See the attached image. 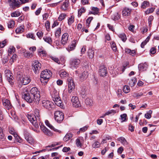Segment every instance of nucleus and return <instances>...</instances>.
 <instances>
[{"label": "nucleus", "mask_w": 159, "mask_h": 159, "mask_svg": "<svg viewBox=\"0 0 159 159\" xmlns=\"http://www.w3.org/2000/svg\"><path fill=\"white\" fill-rule=\"evenodd\" d=\"M93 19V17H89L86 20V25L87 27H89L91 21Z\"/></svg>", "instance_id": "72a5a7b5"}, {"label": "nucleus", "mask_w": 159, "mask_h": 159, "mask_svg": "<svg viewBox=\"0 0 159 159\" xmlns=\"http://www.w3.org/2000/svg\"><path fill=\"white\" fill-rule=\"evenodd\" d=\"M43 39L45 42L49 44H51L52 43V39L50 37L45 36L43 38Z\"/></svg>", "instance_id": "bb28decb"}, {"label": "nucleus", "mask_w": 159, "mask_h": 159, "mask_svg": "<svg viewBox=\"0 0 159 159\" xmlns=\"http://www.w3.org/2000/svg\"><path fill=\"white\" fill-rule=\"evenodd\" d=\"M76 143L78 147H81L82 146V144L80 143V140L79 139H76Z\"/></svg>", "instance_id": "69168bd1"}, {"label": "nucleus", "mask_w": 159, "mask_h": 159, "mask_svg": "<svg viewBox=\"0 0 159 159\" xmlns=\"http://www.w3.org/2000/svg\"><path fill=\"white\" fill-rule=\"evenodd\" d=\"M23 98L29 103H31L33 102L36 104L39 103L37 102L36 98L29 93H24L23 95Z\"/></svg>", "instance_id": "f03ea898"}, {"label": "nucleus", "mask_w": 159, "mask_h": 159, "mask_svg": "<svg viewBox=\"0 0 159 159\" xmlns=\"http://www.w3.org/2000/svg\"><path fill=\"white\" fill-rule=\"evenodd\" d=\"M4 73L5 77L6 78L8 76V75L11 74V73L9 70L6 69L5 70Z\"/></svg>", "instance_id": "e2e57ef3"}, {"label": "nucleus", "mask_w": 159, "mask_h": 159, "mask_svg": "<svg viewBox=\"0 0 159 159\" xmlns=\"http://www.w3.org/2000/svg\"><path fill=\"white\" fill-rule=\"evenodd\" d=\"M156 49L154 47H152L151 48L150 51V52L151 54H154L156 52Z\"/></svg>", "instance_id": "052dcab7"}, {"label": "nucleus", "mask_w": 159, "mask_h": 159, "mask_svg": "<svg viewBox=\"0 0 159 159\" xmlns=\"http://www.w3.org/2000/svg\"><path fill=\"white\" fill-rule=\"evenodd\" d=\"M21 14L19 11H15L11 13V16L12 17H18L20 16Z\"/></svg>", "instance_id": "e433bc0d"}, {"label": "nucleus", "mask_w": 159, "mask_h": 159, "mask_svg": "<svg viewBox=\"0 0 159 159\" xmlns=\"http://www.w3.org/2000/svg\"><path fill=\"white\" fill-rule=\"evenodd\" d=\"M71 101L73 107H78L81 106L78 98L76 96L73 97Z\"/></svg>", "instance_id": "f8f14e48"}, {"label": "nucleus", "mask_w": 159, "mask_h": 159, "mask_svg": "<svg viewBox=\"0 0 159 159\" xmlns=\"http://www.w3.org/2000/svg\"><path fill=\"white\" fill-rule=\"evenodd\" d=\"M61 33V28H58L56 31L55 33V35L56 37H59Z\"/></svg>", "instance_id": "f704fd0d"}, {"label": "nucleus", "mask_w": 159, "mask_h": 159, "mask_svg": "<svg viewBox=\"0 0 159 159\" xmlns=\"http://www.w3.org/2000/svg\"><path fill=\"white\" fill-rule=\"evenodd\" d=\"M25 56L28 58H30L32 57L33 56V54L32 53H30L29 52H27L24 53Z\"/></svg>", "instance_id": "4c0bfd02"}, {"label": "nucleus", "mask_w": 159, "mask_h": 159, "mask_svg": "<svg viewBox=\"0 0 159 159\" xmlns=\"http://www.w3.org/2000/svg\"><path fill=\"white\" fill-rule=\"evenodd\" d=\"M121 120H122L121 122H125L126 121L127 115L126 114H123L120 115Z\"/></svg>", "instance_id": "c03bdc74"}, {"label": "nucleus", "mask_w": 159, "mask_h": 159, "mask_svg": "<svg viewBox=\"0 0 159 159\" xmlns=\"http://www.w3.org/2000/svg\"><path fill=\"white\" fill-rule=\"evenodd\" d=\"M136 82V79L135 77L130 80L129 81V85L131 87L133 86Z\"/></svg>", "instance_id": "c756f323"}, {"label": "nucleus", "mask_w": 159, "mask_h": 159, "mask_svg": "<svg viewBox=\"0 0 159 159\" xmlns=\"http://www.w3.org/2000/svg\"><path fill=\"white\" fill-rule=\"evenodd\" d=\"M154 8L153 7L148 9L145 12L147 14L152 12L154 11Z\"/></svg>", "instance_id": "338daca9"}, {"label": "nucleus", "mask_w": 159, "mask_h": 159, "mask_svg": "<svg viewBox=\"0 0 159 159\" xmlns=\"http://www.w3.org/2000/svg\"><path fill=\"white\" fill-rule=\"evenodd\" d=\"M68 7V3H67V2H64L61 7V8L62 10L65 11L67 10Z\"/></svg>", "instance_id": "a18cd8bd"}, {"label": "nucleus", "mask_w": 159, "mask_h": 159, "mask_svg": "<svg viewBox=\"0 0 159 159\" xmlns=\"http://www.w3.org/2000/svg\"><path fill=\"white\" fill-rule=\"evenodd\" d=\"M120 17V15H119L118 13H116L111 16V19L114 20H118Z\"/></svg>", "instance_id": "393cba45"}, {"label": "nucleus", "mask_w": 159, "mask_h": 159, "mask_svg": "<svg viewBox=\"0 0 159 159\" xmlns=\"http://www.w3.org/2000/svg\"><path fill=\"white\" fill-rule=\"evenodd\" d=\"M69 35L67 33L64 34L62 36L61 43L63 45L65 44L68 40Z\"/></svg>", "instance_id": "dca6fc26"}, {"label": "nucleus", "mask_w": 159, "mask_h": 159, "mask_svg": "<svg viewBox=\"0 0 159 159\" xmlns=\"http://www.w3.org/2000/svg\"><path fill=\"white\" fill-rule=\"evenodd\" d=\"M16 139L17 140V141L19 143H21L22 142V140L20 138L19 136L16 134L14 136Z\"/></svg>", "instance_id": "4d7b16f0"}, {"label": "nucleus", "mask_w": 159, "mask_h": 159, "mask_svg": "<svg viewBox=\"0 0 159 159\" xmlns=\"http://www.w3.org/2000/svg\"><path fill=\"white\" fill-rule=\"evenodd\" d=\"M24 134L25 139L29 143L32 144L34 143L35 141L34 139L28 131L26 130H24Z\"/></svg>", "instance_id": "423d86ee"}, {"label": "nucleus", "mask_w": 159, "mask_h": 159, "mask_svg": "<svg viewBox=\"0 0 159 159\" xmlns=\"http://www.w3.org/2000/svg\"><path fill=\"white\" fill-rule=\"evenodd\" d=\"M69 74L64 71H61L60 73V75L61 77L64 78L68 76Z\"/></svg>", "instance_id": "473e14b6"}, {"label": "nucleus", "mask_w": 159, "mask_h": 159, "mask_svg": "<svg viewBox=\"0 0 159 159\" xmlns=\"http://www.w3.org/2000/svg\"><path fill=\"white\" fill-rule=\"evenodd\" d=\"M30 93L36 98L37 102H39L40 101V92L38 89L35 87H33L30 90Z\"/></svg>", "instance_id": "39448f33"}, {"label": "nucleus", "mask_w": 159, "mask_h": 159, "mask_svg": "<svg viewBox=\"0 0 159 159\" xmlns=\"http://www.w3.org/2000/svg\"><path fill=\"white\" fill-rule=\"evenodd\" d=\"M111 48L112 49V50L114 51L115 52H116L117 51V48L116 45V44L114 43H113L111 45Z\"/></svg>", "instance_id": "6e6d98bb"}, {"label": "nucleus", "mask_w": 159, "mask_h": 159, "mask_svg": "<svg viewBox=\"0 0 159 159\" xmlns=\"http://www.w3.org/2000/svg\"><path fill=\"white\" fill-rule=\"evenodd\" d=\"M68 92L69 93H71L72 91L75 88V84L73 81V79L71 77H69L67 79Z\"/></svg>", "instance_id": "6e6552de"}, {"label": "nucleus", "mask_w": 159, "mask_h": 159, "mask_svg": "<svg viewBox=\"0 0 159 159\" xmlns=\"http://www.w3.org/2000/svg\"><path fill=\"white\" fill-rule=\"evenodd\" d=\"M149 6V2L147 1H144L141 4V8L142 9H145L148 7Z\"/></svg>", "instance_id": "a878e982"}, {"label": "nucleus", "mask_w": 159, "mask_h": 159, "mask_svg": "<svg viewBox=\"0 0 159 159\" xmlns=\"http://www.w3.org/2000/svg\"><path fill=\"white\" fill-rule=\"evenodd\" d=\"M55 104L61 108H63V104L61 99L59 100V101L56 102Z\"/></svg>", "instance_id": "09e8293b"}, {"label": "nucleus", "mask_w": 159, "mask_h": 159, "mask_svg": "<svg viewBox=\"0 0 159 159\" xmlns=\"http://www.w3.org/2000/svg\"><path fill=\"white\" fill-rule=\"evenodd\" d=\"M72 134L70 133H67L63 138V140L65 141H67L69 140L72 137Z\"/></svg>", "instance_id": "b1692460"}, {"label": "nucleus", "mask_w": 159, "mask_h": 159, "mask_svg": "<svg viewBox=\"0 0 159 159\" xmlns=\"http://www.w3.org/2000/svg\"><path fill=\"white\" fill-rule=\"evenodd\" d=\"M15 22L13 20L10 21L8 24V26L9 28H11L14 27Z\"/></svg>", "instance_id": "49530a36"}, {"label": "nucleus", "mask_w": 159, "mask_h": 159, "mask_svg": "<svg viewBox=\"0 0 159 159\" xmlns=\"http://www.w3.org/2000/svg\"><path fill=\"white\" fill-rule=\"evenodd\" d=\"M152 113V111L149 110L148 112H147L145 115V117L147 119H149L151 117V114Z\"/></svg>", "instance_id": "a19ab883"}, {"label": "nucleus", "mask_w": 159, "mask_h": 159, "mask_svg": "<svg viewBox=\"0 0 159 159\" xmlns=\"http://www.w3.org/2000/svg\"><path fill=\"white\" fill-rule=\"evenodd\" d=\"M100 144L99 143L98 141H96L92 145V147L93 148H97L100 147Z\"/></svg>", "instance_id": "58836bf2"}, {"label": "nucleus", "mask_w": 159, "mask_h": 159, "mask_svg": "<svg viewBox=\"0 0 159 159\" xmlns=\"http://www.w3.org/2000/svg\"><path fill=\"white\" fill-rule=\"evenodd\" d=\"M38 118L35 115L33 116V118L31 119V121L30 122L32 125L35 127V128H39V125L37 123V120H38Z\"/></svg>", "instance_id": "f3484780"}, {"label": "nucleus", "mask_w": 159, "mask_h": 159, "mask_svg": "<svg viewBox=\"0 0 159 159\" xmlns=\"http://www.w3.org/2000/svg\"><path fill=\"white\" fill-rule=\"evenodd\" d=\"M45 123L46 125L50 129L53 128V126L50 124L49 121L48 120H45Z\"/></svg>", "instance_id": "0e129e2a"}, {"label": "nucleus", "mask_w": 159, "mask_h": 159, "mask_svg": "<svg viewBox=\"0 0 159 159\" xmlns=\"http://www.w3.org/2000/svg\"><path fill=\"white\" fill-rule=\"evenodd\" d=\"M80 63V61L78 59H72L70 62V67L72 69H76L79 67Z\"/></svg>", "instance_id": "0eeeda50"}, {"label": "nucleus", "mask_w": 159, "mask_h": 159, "mask_svg": "<svg viewBox=\"0 0 159 159\" xmlns=\"http://www.w3.org/2000/svg\"><path fill=\"white\" fill-rule=\"evenodd\" d=\"M17 77H19L18 81L22 85H25L28 84L31 81L30 78L27 76L20 77V75L19 74L17 75Z\"/></svg>", "instance_id": "7ed1b4c3"}, {"label": "nucleus", "mask_w": 159, "mask_h": 159, "mask_svg": "<svg viewBox=\"0 0 159 159\" xmlns=\"http://www.w3.org/2000/svg\"><path fill=\"white\" fill-rule=\"evenodd\" d=\"M4 73L5 77L6 78L8 76V75L11 74V73L9 70L6 69L5 70Z\"/></svg>", "instance_id": "680f3d73"}, {"label": "nucleus", "mask_w": 159, "mask_h": 159, "mask_svg": "<svg viewBox=\"0 0 159 159\" xmlns=\"http://www.w3.org/2000/svg\"><path fill=\"white\" fill-rule=\"evenodd\" d=\"M52 98H55L56 96H58V93L57 91L55 89H53L52 92L51 93Z\"/></svg>", "instance_id": "79ce46f5"}, {"label": "nucleus", "mask_w": 159, "mask_h": 159, "mask_svg": "<svg viewBox=\"0 0 159 159\" xmlns=\"http://www.w3.org/2000/svg\"><path fill=\"white\" fill-rule=\"evenodd\" d=\"M85 11V10L84 7H81L80 9H79L78 11V16L79 17H80L82 14L84 13Z\"/></svg>", "instance_id": "c9c22d12"}, {"label": "nucleus", "mask_w": 159, "mask_h": 159, "mask_svg": "<svg viewBox=\"0 0 159 159\" xmlns=\"http://www.w3.org/2000/svg\"><path fill=\"white\" fill-rule=\"evenodd\" d=\"M52 103L51 102L48 100H43L42 101V105L46 109L50 110Z\"/></svg>", "instance_id": "2eb2a0df"}, {"label": "nucleus", "mask_w": 159, "mask_h": 159, "mask_svg": "<svg viewBox=\"0 0 159 159\" xmlns=\"http://www.w3.org/2000/svg\"><path fill=\"white\" fill-rule=\"evenodd\" d=\"M92 100L89 98H87L85 100V103L87 105L91 106L92 105Z\"/></svg>", "instance_id": "3c124183"}, {"label": "nucleus", "mask_w": 159, "mask_h": 159, "mask_svg": "<svg viewBox=\"0 0 159 159\" xmlns=\"http://www.w3.org/2000/svg\"><path fill=\"white\" fill-rule=\"evenodd\" d=\"M43 34V33L41 31H39L37 33V35L39 39H41L42 37Z\"/></svg>", "instance_id": "774afa93"}, {"label": "nucleus", "mask_w": 159, "mask_h": 159, "mask_svg": "<svg viewBox=\"0 0 159 159\" xmlns=\"http://www.w3.org/2000/svg\"><path fill=\"white\" fill-rule=\"evenodd\" d=\"M2 101L3 104L5 108L8 109L11 108L12 105L9 100L8 99L3 98L2 100Z\"/></svg>", "instance_id": "4468645a"}, {"label": "nucleus", "mask_w": 159, "mask_h": 159, "mask_svg": "<svg viewBox=\"0 0 159 159\" xmlns=\"http://www.w3.org/2000/svg\"><path fill=\"white\" fill-rule=\"evenodd\" d=\"M88 76V73L87 71H84L82 73L80 76V79L81 81L86 80Z\"/></svg>", "instance_id": "aec40b11"}, {"label": "nucleus", "mask_w": 159, "mask_h": 159, "mask_svg": "<svg viewBox=\"0 0 159 159\" xmlns=\"http://www.w3.org/2000/svg\"><path fill=\"white\" fill-rule=\"evenodd\" d=\"M46 52L45 50H42L41 49L38 50V54L40 57H44L46 56Z\"/></svg>", "instance_id": "cd10ccee"}, {"label": "nucleus", "mask_w": 159, "mask_h": 159, "mask_svg": "<svg viewBox=\"0 0 159 159\" xmlns=\"http://www.w3.org/2000/svg\"><path fill=\"white\" fill-rule=\"evenodd\" d=\"M6 78L11 85H14V78L12 73H11V74L8 75Z\"/></svg>", "instance_id": "a211bd4d"}, {"label": "nucleus", "mask_w": 159, "mask_h": 159, "mask_svg": "<svg viewBox=\"0 0 159 159\" xmlns=\"http://www.w3.org/2000/svg\"><path fill=\"white\" fill-rule=\"evenodd\" d=\"M15 48L14 46H10L8 49V54H11L15 51Z\"/></svg>", "instance_id": "ea45409f"}, {"label": "nucleus", "mask_w": 159, "mask_h": 159, "mask_svg": "<svg viewBox=\"0 0 159 159\" xmlns=\"http://www.w3.org/2000/svg\"><path fill=\"white\" fill-rule=\"evenodd\" d=\"M50 71L47 70H44L41 73L40 77L44 80H47L50 77L51 75L50 74Z\"/></svg>", "instance_id": "9d476101"}, {"label": "nucleus", "mask_w": 159, "mask_h": 159, "mask_svg": "<svg viewBox=\"0 0 159 159\" xmlns=\"http://www.w3.org/2000/svg\"><path fill=\"white\" fill-rule=\"evenodd\" d=\"M66 15L64 14H61L58 17V20L59 21H61L62 20L64 19L65 18Z\"/></svg>", "instance_id": "5fc2aeb1"}, {"label": "nucleus", "mask_w": 159, "mask_h": 159, "mask_svg": "<svg viewBox=\"0 0 159 159\" xmlns=\"http://www.w3.org/2000/svg\"><path fill=\"white\" fill-rule=\"evenodd\" d=\"M45 26L46 29L48 30L50 29V22L49 21H47L45 23Z\"/></svg>", "instance_id": "13d9d810"}, {"label": "nucleus", "mask_w": 159, "mask_h": 159, "mask_svg": "<svg viewBox=\"0 0 159 159\" xmlns=\"http://www.w3.org/2000/svg\"><path fill=\"white\" fill-rule=\"evenodd\" d=\"M98 72L100 76L104 77L107 73V68L104 66H101L99 68Z\"/></svg>", "instance_id": "ddd939ff"}, {"label": "nucleus", "mask_w": 159, "mask_h": 159, "mask_svg": "<svg viewBox=\"0 0 159 159\" xmlns=\"http://www.w3.org/2000/svg\"><path fill=\"white\" fill-rule=\"evenodd\" d=\"M39 124L41 130L45 134L50 136L52 135V133L50 130L44 126L43 124L40 123H39Z\"/></svg>", "instance_id": "9b49d317"}, {"label": "nucleus", "mask_w": 159, "mask_h": 159, "mask_svg": "<svg viewBox=\"0 0 159 159\" xmlns=\"http://www.w3.org/2000/svg\"><path fill=\"white\" fill-rule=\"evenodd\" d=\"M41 66V63L38 61H35L33 64V69L35 74H38Z\"/></svg>", "instance_id": "1a4fd4ad"}, {"label": "nucleus", "mask_w": 159, "mask_h": 159, "mask_svg": "<svg viewBox=\"0 0 159 159\" xmlns=\"http://www.w3.org/2000/svg\"><path fill=\"white\" fill-rule=\"evenodd\" d=\"M76 40H74L72 42V44L69 45L67 48V50L68 51H72L75 49V48L76 46Z\"/></svg>", "instance_id": "4be33fe9"}, {"label": "nucleus", "mask_w": 159, "mask_h": 159, "mask_svg": "<svg viewBox=\"0 0 159 159\" xmlns=\"http://www.w3.org/2000/svg\"><path fill=\"white\" fill-rule=\"evenodd\" d=\"M117 140L120 141L124 145L127 147L128 146V143L125 139L123 137H121L117 139Z\"/></svg>", "instance_id": "5701e85b"}, {"label": "nucleus", "mask_w": 159, "mask_h": 159, "mask_svg": "<svg viewBox=\"0 0 159 159\" xmlns=\"http://www.w3.org/2000/svg\"><path fill=\"white\" fill-rule=\"evenodd\" d=\"M131 9L129 8H125L122 11V15L125 16H127L130 15Z\"/></svg>", "instance_id": "412c9836"}, {"label": "nucleus", "mask_w": 159, "mask_h": 159, "mask_svg": "<svg viewBox=\"0 0 159 159\" xmlns=\"http://www.w3.org/2000/svg\"><path fill=\"white\" fill-rule=\"evenodd\" d=\"M148 66L147 64L146 63H141L139 65L138 68L140 71H144L146 70Z\"/></svg>", "instance_id": "6ab92c4d"}, {"label": "nucleus", "mask_w": 159, "mask_h": 159, "mask_svg": "<svg viewBox=\"0 0 159 159\" xmlns=\"http://www.w3.org/2000/svg\"><path fill=\"white\" fill-rule=\"evenodd\" d=\"M55 119L58 123H61L64 119V113L61 111H57L54 113Z\"/></svg>", "instance_id": "20e7f679"}, {"label": "nucleus", "mask_w": 159, "mask_h": 159, "mask_svg": "<svg viewBox=\"0 0 159 159\" xmlns=\"http://www.w3.org/2000/svg\"><path fill=\"white\" fill-rule=\"evenodd\" d=\"M24 26H20V27H18L17 28L16 30L15 31L16 33H21L24 32Z\"/></svg>", "instance_id": "c85d7f7f"}, {"label": "nucleus", "mask_w": 159, "mask_h": 159, "mask_svg": "<svg viewBox=\"0 0 159 159\" xmlns=\"http://www.w3.org/2000/svg\"><path fill=\"white\" fill-rule=\"evenodd\" d=\"M123 91L125 93H127L130 91V88L129 86L127 85L124 86L123 89Z\"/></svg>", "instance_id": "37998d69"}, {"label": "nucleus", "mask_w": 159, "mask_h": 159, "mask_svg": "<svg viewBox=\"0 0 159 159\" xmlns=\"http://www.w3.org/2000/svg\"><path fill=\"white\" fill-rule=\"evenodd\" d=\"M94 50L92 49H89L88 52V55L89 58H92L94 57Z\"/></svg>", "instance_id": "7c9ffc66"}, {"label": "nucleus", "mask_w": 159, "mask_h": 159, "mask_svg": "<svg viewBox=\"0 0 159 159\" xmlns=\"http://www.w3.org/2000/svg\"><path fill=\"white\" fill-rule=\"evenodd\" d=\"M118 36L124 42H125L127 39L126 36L124 33L119 34Z\"/></svg>", "instance_id": "2f4dec72"}, {"label": "nucleus", "mask_w": 159, "mask_h": 159, "mask_svg": "<svg viewBox=\"0 0 159 159\" xmlns=\"http://www.w3.org/2000/svg\"><path fill=\"white\" fill-rule=\"evenodd\" d=\"M116 112V110H111L110 111H109L107 112H106L105 114V115H108L110 114H112L114 115Z\"/></svg>", "instance_id": "8fccbe9b"}, {"label": "nucleus", "mask_w": 159, "mask_h": 159, "mask_svg": "<svg viewBox=\"0 0 159 159\" xmlns=\"http://www.w3.org/2000/svg\"><path fill=\"white\" fill-rule=\"evenodd\" d=\"M74 22V17L72 16L68 20V24L69 25H71Z\"/></svg>", "instance_id": "603ef678"}, {"label": "nucleus", "mask_w": 159, "mask_h": 159, "mask_svg": "<svg viewBox=\"0 0 159 159\" xmlns=\"http://www.w3.org/2000/svg\"><path fill=\"white\" fill-rule=\"evenodd\" d=\"M61 142H55L54 144H51V145H48V146H47V147H49V148H52V147H55L56 145H60L61 144Z\"/></svg>", "instance_id": "864d4df0"}, {"label": "nucleus", "mask_w": 159, "mask_h": 159, "mask_svg": "<svg viewBox=\"0 0 159 159\" xmlns=\"http://www.w3.org/2000/svg\"><path fill=\"white\" fill-rule=\"evenodd\" d=\"M51 59L54 61L55 62H57V63L58 64H60V61L59 60V59L55 57H51Z\"/></svg>", "instance_id": "bf43d9fd"}, {"label": "nucleus", "mask_w": 159, "mask_h": 159, "mask_svg": "<svg viewBox=\"0 0 159 159\" xmlns=\"http://www.w3.org/2000/svg\"><path fill=\"white\" fill-rule=\"evenodd\" d=\"M17 55L16 54H14L11 58L10 60V62L12 64L13 62L15 61L16 60V58L17 57Z\"/></svg>", "instance_id": "de8ad7c7"}, {"label": "nucleus", "mask_w": 159, "mask_h": 159, "mask_svg": "<svg viewBox=\"0 0 159 159\" xmlns=\"http://www.w3.org/2000/svg\"><path fill=\"white\" fill-rule=\"evenodd\" d=\"M8 1L11 9L14 10L20 7L24 0H8Z\"/></svg>", "instance_id": "f257e3e1"}]
</instances>
